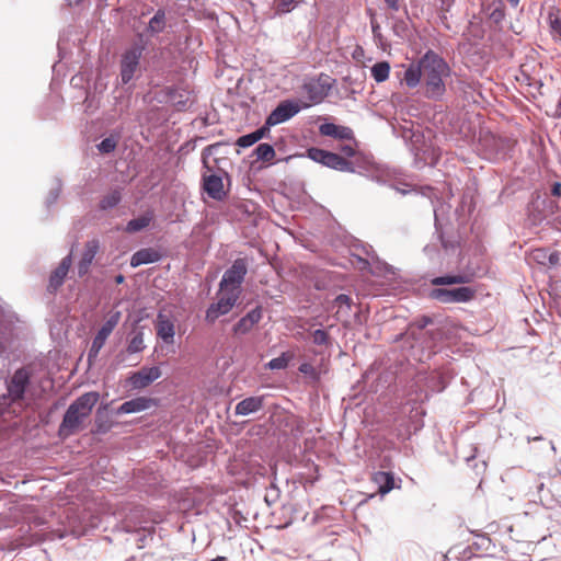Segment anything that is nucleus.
Listing matches in <instances>:
<instances>
[{"instance_id": "obj_1", "label": "nucleus", "mask_w": 561, "mask_h": 561, "mask_svg": "<svg viewBox=\"0 0 561 561\" xmlns=\"http://www.w3.org/2000/svg\"><path fill=\"white\" fill-rule=\"evenodd\" d=\"M451 76L448 62L434 50H427L421 58L409 64L402 82L410 89L422 84L423 95L439 101L446 93V80Z\"/></svg>"}, {"instance_id": "obj_2", "label": "nucleus", "mask_w": 561, "mask_h": 561, "mask_svg": "<svg viewBox=\"0 0 561 561\" xmlns=\"http://www.w3.org/2000/svg\"><path fill=\"white\" fill-rule=\"evenodd\" d=\"M99 399V393L91 391L83 393L75 400L64 415L58 430L59 436L68 437L80 431L84 420L89 417Z\"/></svg>"}, {"instance_id": "obj_3", "label": "nucleus", "mask_w": 561, "mask_h": 561, "mask_svg": "<svg viewBox=\"0 0 561 561\" xmlns=\"http://www.w3.org/2000/svg\"><path fill=\"white\" fill-rule=\"evenodd\" d=\"M477 290L471 287L457 288H434L430 293V297L440 304H460L474 299Z\"/></svg>"}, {"instance_id": "obj_4", "label": "nucleus", "mask_w": 561, "mask_h": 561, "mask_svg": "<svg viewBox=\"0 0 561 561\" xmlns=\"http://www.w3.org/2000/svg\"><path fill=\"white\" fill-rule=\"evenodd\" d=\"M241 290H220L217 302L211 304L206 311V321L214 323L220 316L227 314L239 299Z\"/></svg>"}, {"instance_id": "obj_5", "label": "nucleus", "mask_w": 561, "mask_h": 561, "mask_svg": "<svg viewBox=\"0 0 561 561\" xmlns=\"http://www.w3.org/2000/svg\"><path fill=\"white\" fill-rule=\"evenodd\" d=\"M248 272V265L244 259H237L230 268H228L219 284L220 290H240L241 284Z\"/></svg>"}, {"instance_id": "obj_6", "label": "nucleus", "mask_w": 561, "mask_h": 561, "mask_svg": "<svg viewBox=\"0 0 561 561\" xmlns=\"http://www.w3.org/2000/svg\"><path fill=\"white\" fill-rule=\"evenodd\" d=\"M331 88V78L327 75H320L316 79H310L302 85L304 92L312 104L321 103L328 96Z\"/></svg>"}, {"instance_id": "obj_7", "label": "nucleus", "mask_w": 561, "mask_h": 561, "mask_svg": "<svg viewBox=\"0 0 561 561\" xmlns=\"http://www.w3.org/2000/svg\"><path fill=\"white\" fill-rule=\"evenodd\" d=\"M31 371L23 367L14 371L7 383L8 397L12 402L20 401L30 386Z\"/></svg>"}, {"instance_id": "obj_8", "label": "nucleus", "mask_w": 561, "mask_h": 561, "mask_svg": "<svg viewBox=\"0 0 561 561\" xmlns=\"http://www.w3.org/2000/svg\"><path fill=\"white\" fill-rule=\"evenodd\" d=\"M142 55L140 47H133L126 50L121 60V79L124 84L128 83L139 69V61Z\"/></svg>"}, {"instance_id": "obj_9", "label": "nucleus", "mask_w": 561, "mask_h": 561, "mask_svg": "<svg viewBox=\"0 0 561 561\" xmlns=\"http://www.w3.org/2000/svg\"><path fill=\"white\" fill-rule=\"evenodd\" d=\"M300 110L301 106L296 101H282L267 116L266 125L275 126L282 124L294 117Z\"/></svg>"}, {"instance_id": "obj_10", "label": "nucleus", "mask_w": 561, "mask_h": 561, "mask_svg": "<svg viewBox=\"0 0 561 561\" xmlns=\"http://www.w3.org/2000/svg\"><path fill=\"white\" fill-rule=\"evenodd\" d=\"M160 377L161 370L159 367H142L140 370L133 373L128 381L134 389H144Z\"/></svg>"}, {"instance_id": "obj_11", "label": "nucleus", "mask_w": 561, "mask_h": 561, "mask_svg": "<svg viewBox=\"0 0 561 561\" xmlns=\"http://www.w3.org/2000/svg\"><path fill=\"white\" fill-rule=\"evenodd\" d=\"M203 188L213 199L222 201L226 197L222 179L217 174H204Z\"/></svg>"}, {"instance_id": "obj_12", "label": "nucleus", "mask_w": 561, "mask_h": 561, "mask_svg": "<svg viewBox=\"0 0 561 561\" xmlns=\"http://www.w3.org/2000/svg\"><path fill=\"white\" fill-rule=\"evenodd\" d=\"M100 249V243L96 239L90 240L85 243L81 259L78 263V274L80 277L88 274L90 266Z\"/></svg>"}, {"instance_id": "obj_13", "label": "nucleus", "mask_w": 561, "mask_h": 561, "mask_svg": "<svg viewBox=\"0 0 561 561\" xmlns=\"http://www.w3.org/2000/svg\"><path fill=\"white\" fill-rule=\"evenodd\" d=\"M72 259L71 255L65 256L59 265L53 271L49 277L48 283V290L50 293H55L65 280V277L67 276L69 268L71 267Z\"/></svg>"}, {"instance_id": "obj_14", "label": "nucleus", "mask_w": 561, "mask_h": 561, "mask_svg": "<svg viewBox=\"0 0 561 561\" xmlns=\"http://www.w3.org/2000/svg\"><path fill=\"white\" fill-rule=\"evenodd\" d=\"M529 259H530V261H533L537 264L552 267V266H556L559 264L560 254L558 251L550 252L549 250H547L545 248H538V249H534L529 253Z\"/></svg>"}, {"instance_id": "obj_15", "label": "nucleus", "mask_w": 561, "mask_h": 561, "mask_svg": "<svg viewBox=\"0 0 561 561\" xmlns=\"http://www.w3.org/2000/svg\"><path fill=\"white\" fill-rule=\"evenodd\" d=\"M157 335L165 343H173L175 330L173 321L164 313L159 312L156 323Z\"/></svg>"}, {"instance_id": "obj_16", "label": "nucleus", "mask_w": 561, "mask_h": 561, "mask_svg": "<svg viewBox=\"0 0 561 561\" xmlns=\"http://www.w3.org/2000/svg\"><path fill=\"white\" fill-rule=\"evenodd\" d=\"M262 319V309L256 307L241 318L233 327L236 334H245Z\"/></svg>"}, {"instance_id": "obj_17", "label": "nucleus", "mask_w": 561, "mask_h": 561, "mask_svg": "<svg viewBox=\"0 0 561 561\" xmlns=\"http://www.w3.org/2000/svg\"><path fill=\"white\" fill-rule=\"evenodd\" d=\"M153 404V400L146 397H138L124 402L117 410L118 414H129L141 412L149 409Z\"/></svg>"}, {"instance_id": "obj_18", "label": "nucleus", "mask_w": 561, "mask_h": 561, "mask_svg": "<svg viewBox=\"0 0 561 561\" xmlns=\"http://www.w3.org/2000/svg\"><path fill=\"white\" fill-rule=\"evenodd\" d=\"M320 134L337 139H352L353 130L346 126H339L333 123H325L319 127Z\"/></svg>"}, {"instance_id": "obj_19", "label": "nucleus", "mask_w": 561, "mask_h": 561, "mask_svg": "<svg viewBox=\"0 0 561 561\" xmlns=\"http://www.w3.org/2000/svg\"><path fill=\"white\" fill-rule=\"evenodd\" d=\"M264 397H249L240 401L236 405L237 415H248L250 413L257 412L263 408Z\"/></svg>"}, {"instance_id": "obj_20", "label": "nucleus", "mask_w": 561, "mask_h": 561, "mask_svg": "<svg viewBox=\"0 0 561 561\" xmlns=\"http://www.w3.org/2000/svg\"><path fill=\"white\" fill-rule=\"evenodd\" d=\"M160 259L159 253L153 249H141L135 252L130 259V265L137 267L142 264L157 262Z\"/></svg>"}, {"instance_id": "obj_21", "label": "nucleus", "mask_w": 561, "mask_h": 561, "mask_svg": "<svg viewBox=\"0 0 561 561\" xmlns=\"http://www.w3.org/2000/svg\"><path fill=\"white\" fill-rule=\"evenodd\" d=\"M371 480L378 486V492L380 494H386L394 488V478L390 472H375Z\"/></svg>"}, {"instance_id": "obj_22", "label": "nucleus", "mask_w": 561, "mask_h": 561, "mask_svg": "<svg viewBox=\"0 0 561 561\" xmlns=\"http://www.w3.org/2000/svg\"><path fill=\"white\" fill-rule=\"evenodd\" d=\"M324 165L337 171H353V164L337 153L330 152L324 161Z\"/></svg>"}, {"instance_id": "obj_23", "label": "nucleus", "mask_w": 561, "mask_h": 561, "mask_svg": "<svg viewBox=\"0 0 561 561\" xmlns=\"http://www.w3.org/2000/svg\"><path fill=\"white\" fill-rule=\"evenodd\" d=\"M108 336L110 335L107 333L103 332L102 330L98 331L96 335L94 336V339L92 341L89 353H88L89 365H92L95 362L100 351L104 346Z\"/></svg>"}, {"instance_id": "obj_24", "label": "nucleus", "mask_w": 561, "mask_h": 561, "mask_svg": "<svg viewBox=\"0 0 561 561\" xmlns=\"http://www.w3.org/2000/svg\"><path fill=\"white\" fill-rule=\"evenodd\" d=\"M352 307V299L344 294L339 295L333 301V308H336L335 316L339 320L347 318Z\"/></svg>"}, {"instance_id": "obj_25", "label": "nucleus", "mask_w": 561, "mask_h": 561, "mask_svg": "<svg viewBox=\"0 0 561 561\" xmlns=\"http://www.w3.org/2000/svg\"><path fill=\"white\" fill-rule=\"evenodd\" d=\"M471 280V277L466 274L458 275H446L439 276L432 279V285L434 286H443V285H454V284H466Z\"/></svg>"}, {"instance_id": "obj_26", "label": "nucleus", "mask_w": 561, "mask_h": 561, "mask_svg": "<svg viewBox=\"0 0 561 561\" xmlns=\"http://www.w3.org/2000/svg\"><path fill=\"white\" fill-rule=\"evenodd\" d=\"M153 219L152 213H147L138 218L131 219L126 226V231L134 233L147 228Z\"/></svg>"}, {"instance_id": "obj_27", "label": "nucleus", "mask_w": 561, "mask_h": 561, "mask_svg": "<svg viewBox=\"0 0 561 561\" xmlns=\"http://www.w3.org/2000/svg\"><path fill=\"white\" fill-rule=\"evenodd\" d=\"M165 11L163 9H159L150 19L148 24V31L151 34L161 33L165 28Z\"/></svg>"}, {"instance_id": "obj_28", "label": "nucleus", "mask_w": 561, "mask_h": 561, "mask_svg": "<svg viewBox=\"0 0 561 561\" xmlns=\"http://www.w3.org/2000/svg\"><path fill=\"white\" fill-rule=\"evenodd\" d=\"M371 77L378 83L386 81L390 75V64L388 61H379L371 69Z\"/></svg>"}, {"instance_id": "obj_29", "label": "nucleus", "mask_w": 561, "mask_h": 561, "mask_svg": "<svg viewBox=\"0 0 561 561\" xmlns=\"http://www.w3.org/2000/svg\"><path fill=\"white\" fill-rule=\"evenodd\" d=\"M121 199H122L121 191L113 190L112 192H110L108 194L104 195L101 198V201L99 203V207L102 210H107V209L114 208L115 206L118 205Z\"/></svg>"}, {"instance_id": "obj_30", "label": "nucleus", "mask_w": 561, "mask_h": 561, "mask_svg": "<svg viewBox=\"0 0 561 561\" xmlns=\"http://www.w3.org/2000/svg\"><path fill=\"white\" fill-rule=\"evenodd\" d=\"M489 20L494 25H500L505 19V8L502 2L494 3L489 7Z\"/></svg>"}, {"instance_id": "obj_31", "label": "nucleus", "mask_w": 561, "mask_h": 561, "mask_svg": "<svg viewBox=\"0 0 561 561\" xmlns=\"http://www.w3.org/2000/svg\"><path fill=\"white\" fill-rule=\"evenodd\" d=\"M254 153L257 158V160H262L264 162H271L275 158V150L274 148L268 144H260L255 150Z\"/></svg>"}, {"instance_id": "obj_32", "label": "nucleus", "mask_w": 561, "mask_h": 561, "mask_svg": "<svg viewBox=\"0 0 561 561\" xmlns=\"http://www.w3.org/2000/svg\"><path fill=\"white\" fill-rule=\"evenodd\" d=\"M144 348H145L144 333L141 331L134 332V335L129 340L127 348H126L127 353H129V354L139 353Z\"/></svg>"}, {"instance_id": "obj_33", "label": "nucleus", "mask_w": 561, "mask_h": 561, "mask_svg": "<svg viewBox=\"0 0 561 561\" xmlns=\"http://www.w3.org/2000/svg\"><path fill=\"white\" fill-rule=\"evenodd\" d=\"M293 357L294 355L290 353H283L280 356L271 359L267 367L270 369H285Z\"/></svg>"}, {"instance_id": "obj_34", "label": "nucleus", "mask_w": 561, "mask_h": 561, "mask_svg": "<svg viewBox=\"0 0 561 561\" xmlns=\"http://www.w3.org/2000/svg\"><path fill=\"white\" fill-rule=\"evenodd\" d=\"M301 2H302V0H277L276 12L277 13L290 12L295 7H297Z\"/></svg>"}, {"instance_id": "obj_35", "label": "nucleus", "mask_w": 561, "mask_h": 561, "mask_svg": "<svg viewBox=\"0 0 561 561\" xmlns=\"http://www.w3.org/2000/svg\"><path fill=\"white\" fill-rule=\"evenodd\" d=\"M121 319V312L116 311L112 313L100 330L111 335L115 327L118 324Z\"/></svg>"}, {"instance_id": "obj_36", "label": "nucleus", "mask_w": 561, "mask_h": 561, "mask_svg": "<svg viewBox=\"0 0 561 561\" xmlns=\"http://www.w3.org/2000/svg\"><path fill=\"white\" fill-rule=\"evenodd\" d=\"M299 371L306 376H309L313 381H318L320 379L319 371L309 363H302L299 366Z\"/></svg>"}, {"instance_id": "obj_37", "label": "nucleus", "mask_w": 561, "mask_h": 561, "mask_svg": "<svg viewBox=\"0 0 561 561\" xmlns=\"http://www.w3.org/2000/svg\"><path fill=\"white\" fill-rule=\"evenodd\" d=\"M329 151L319 148H310L308 150V157L313 161L322 163L324 165V161L328 157Z\"/></svg>"}, {"instance_id": "obj_38", "label": "nucleus", "mask_w": 561, "mask_h": 561, "mask_svg": "<svg viewBox=\"0 0 561 561\" xmlns=\"http://www.w3.org/2000/svg\"><path fill=\"white\" fill-rule=\"evenodd\" d=\"M98 148L102 153H110L115 150L116 141L111 137L105 138L98 145Z\"/></svg>"}, {"instance_id": "obj_39", "label": "nucleus", "mask_w": 561, "mask_h": 561, "mask_svg": "<svg viewBox=\"0 0 561 561\" xmlns=\"http://www.w3.org/2000/svg\"><path fill=\"white\" fill-rule=\"evenodd\" d=\"M255 142H257V140H256L254 134L251 133V134L239 137L236 144L239 147L248 148V147L254 145Z\"/></svg>"}, {"instance_id": "obj_40", "label": "nucleus", "mask_w": 561, "mask_h": 561, "mask_svg": "<svg viewBox=\"0 0 561 561\" xmlns=\"http://www.w3.org/2000/svg\"><path fill=\"white\" fill-rule=\"evenodd\" d=\"M312 340L314 344L323 345L329 341V334L327 331L318 329L312 333Z\"/></svg>"}, {"instance_id": "obj_41", "label": "nucleus", "mask_w": 561, "mask_h": 561, "mask_svg": "<svg viewBox=\"0 0 561 561\" xmlns=\"http://www.w3.org/2000/svg\"><path fill=\"white\" fill-rule=\"evenodd\" d=\"M219 145L218 144H215V145H210V146H207L206 148L203 149L202 151V161H203V164L204 167L210 171L211 168L209 167L208 164V159L209 157L213 154V150L218 147Z\"/></svg>"}, {"instance_id": "obj_42", "label": "nucleus", "mask_w": 561, "mask_h": 561, "mask_svg": "<svg viewBox=\"0 0 561 561\" xmlns=\"http://www.w3.org/2000/svg\"><path fill=\"white\" fill-rule=\"evenodd\" d=\"M270 127L271 126L266 125V123H265L264 126H262L261 128L253 131L257 141L261 140L262 138H264L270 133Z\"/></svg>"}, {"instance_id": "obj_43", "label": "nucleus", "mask_w": 561, "mask_h": 561, "mask_svg": "<svg viewBox=\"0 0 561 561\" xmlns=\"http://www.w3.org/2000/svg\"><path fill=\"white\" fill-rule=\"evenodd\" d=\"M387 7L392 11H399L403 0H385Z\"/></svg>"}, {"instance_id": "obj_44", "label": "nucleus", "mask_w": 561, "mask_h": 561, "mask_svg": "<svg viewBox=\"0 0 561 561\" xmlns=\"http://www.w3.org/2000/svg\"><path fill=\"white\" fill-rule=\"evenodd\" d=\"M550 26L554 32L561 34V18L556 16L554 19H551Z\"/></svg>"}, {"instance_id": "obj_45", "label": "nucleus", "mask_w": 561, "mask_h": 561, "mask_svg": "<svg viewBox=\"0 0 561 561\" xmlns=\"http://www.w3.org/2000/svg\"><path fill=\"white\" fill-rule=\"evenodd\" d=\"M341 151L346 156V157H353L355 156V148L352 146V145H344L341 147Z\"/></svg>"}, {"instance_id": "obj_46", "label": "nucleus", "mask_w": 561, "mask_h": 561, "mask_svg": "<svg viewBox=\"0 0 561 561\" xmlns=\"http://www.w3.org/2000/svg\"><path fill=\"white\" fill-rule=\"evenodd\" d=\"M551 194L556 197H560L561 196V183H554L552 190H551Z\"/></svg>"}, {"instance_id": "obj_47", "label": "nucleus", "mask_w": 561, "mask_h": 561, "mask_svg": "<svg viewBox=\"0 0 561 561\" xmlns=\"http://www.w3.org/2000/svg\"><path fill=\"white\" fill-rule=\"evenodd\" d=\"M513 8H516L519 3V0H506Z\"/></svg>"}, {"instance_id": "obj_48", "label": "nucleus", "mask_w": 561, "mask_h": 561, "mask_svg": "<svg viewBox=\"0 0 561 561\" xmlns=\"http://www.w3.org/2000/svg\"><path fill=\"white\" fill-rule=\"evenodd\" d=\"M115 280H116L117 284H121V283L124 282V276L123 275H118V276H116Z\"/></svg>"}, {"instance_id": "obj_49", "label": "nucleus", "mask_w": 561, "mask_h": 561, "mask_svg": "<svg viewBox=\"0 0 561 561\" xmlns=\"http://www.w3.org/2000/svg\"><path fill=\"white\" fill-rule=\"evenodd\" d=\"M373 32L376 34L377 30L379 28L378 24L371 23Z\"/></svg>"}, {"instance_id": "obj_50", "label": "nucleus", "mask_w": 561, "mask_h": 561, "mask_svg": "<svg viewBox=\"0 0 561 561\" xmlns=\"http://www.w3.org/2000/svg\"><path fill=\"white\" fill-rule=\"evenodd\" d=\"M178 104H179V105H181V108H182V107H184V106L186 105V103H185V102H181V101H179V102H178Z\"/></svg>"}, {"instance_id": "obj_51", "label": "nucleus", "mask_w": 561, "mask_h": 561, "mask_svg": "<svg viewBox=\"0 0 561 561\" xmlns=\"http://www.w3.org/2000/svg\"><path fill=\"white\" fill-rule=\"evenodd\" d=\"M309 105H310V104L305 103V104L302 105V107H308Z\"/></svg>"}]
</instances>
